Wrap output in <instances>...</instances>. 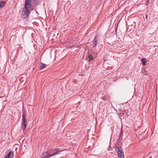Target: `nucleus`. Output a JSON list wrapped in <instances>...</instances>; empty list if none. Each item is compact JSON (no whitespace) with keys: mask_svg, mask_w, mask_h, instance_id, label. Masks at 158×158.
Returning <instances> with one entry per match:
<instances>
[{"mask_svg":"<svg viewBox=\"0 0 158 158\" xmlns=\"http://www.w3.org/2000/svg\"><path fill=\"white\" fill-rule=\"evenodd\" d=\"M62 151V150L60 148H56L54 149H51L50 150H49L50 157H52L58 154L60 152Z\"/></svg>","mask_w":158,"mask_h":158,"instance_id":"nucleus-1","label":"nucleus"},{"mask_svg":"<svg viewBox=\"0 0 158 158\" xmlns=\"http://www.w3.org/2000/svg\"><path fill=\"white\" fill-rule=\"evenodd\" d=\"M40 3V0H25L24 5H29L34 3L35 6L39 5Z\"/></svg>","mask_w":158,"mask_h":158,"instance_id":"nucleus-2","label":"nucleus"},{"mask_svg":"<svg viewBox=\"0 0 158 158\" xmlns=\"http://www.w3.org/2000/svg\"><path fill=\"white\" fill-rule=\"evenodd\" d=\"M29 10L24 7L22 11V16L24 19L27 18L30 14Z\"/></svg>","mask_w":158,"mask_h":158,"instance_id":"nucleus-3","label":"nucleus"},{"mask_svg":"<svg viewBox=\"0 0 158 158\" xmlns=\"http://www.w3.org/2000/svg\"><path fill=\"white\" fill-rule=\"evenodd\" d=\"M121 145L120 144H118L117 146H118L116 147L115 148V151H116L117 153H123L122 148L121 147Z\"/></svg>","mask_w":158,"mask_h":158,"instance_id":"nucleus-4","label":"nucleus"},{"mask_svg":"<svg viewBox=\"0 0 158 158\" xmlns=\"http://www.w3.org/2000/svg\"><path fill=\"white\" fill-rule=\"evenodd\" d=\"M35 6L34 3H32L30 4L24 5V7L27 8L29 10H32L34 9Z\"/></svg>","mask_w":158,"mask_h":158,"instance_id":"nucleus-5","label":"nucleus"},{"mask_svg":"<svg viewBox=\"0 0 158 158\" xmlns=\"http://www.w3.org/2000/svg\"><path fill=\"white\" fill-rule=\"evenodd\" d=\"M49 152L48 151H47V152H44L41 155L42 158H49L50 157V156Z\"/></svg>","mask_w":158,"mask_h":158,"instance_id":"nucleus-6","label":"nucleus"},{"mask_svg":"<svg viewBox=\"0 0 158 158\" xmlns=\"http://www.w3.org/2000/svg\"><path fill=\"white\" fill-rule=\"evenodd\" d=\"M123 135V131H121L119 136V137L118 139V142L119 143H118L119 144H122V140Z\"/></svg>","mask_w":158,"mask_h":158,"instance_id":"nucleus-7","label":"nucleus"},{"mask_svg":"<svg viewBox=\"0 0 158 158\" xmlns=\"http://www.w3.org/2000/svg\"><path fill=\"white\" fill-rule=\"evenodd\" d=\"M93 47H95L96 46L98 43L97 38L95 36L93 40Z\"/></svg>","mask_w":158,"mask_h":158,"instance_id":"nucleus-8","label":"nucleus"},{"mask_svg":"<svg viewBox=\"0 0 158 158\" xmlns=\"http://www.w3.org/2000/svg\"><path fill=\"white\" fill-rule=\"evenodd\" d=\"M26 122H24V121H22V128L23 130H25V128L26 127H27V124L26 123Z\"/></svg>","mask_w":158,"mask_h":158,"instance_id":"nucleus-9","label":"nucleus"},{"mask_svg":"<svg viewBox=\"0 0 158 158\" xmlns=\"http://www.w3.org/2000/svg\"><path fill=\"white\" fill-rule=\"evenodd\" d=\"M14 154V152L12 151L10 152L6 156L8 158H12Z\"/></svg>","mask_w":158,"mask_h":158,"instance_id":"nucleus-10","label":"nucleus"},{"mask_svg":"<svg viewBox=\"0 0 158 158\" xmlns=\"http://www.w3.org/2000/svg\"><path fill=\"white\" fill-rule=\"evenodd\" d=\"M22 121L27 122V118L25 114L23 113L22 114Z\"/></svg>","mask_w":158,"mask_h":158,"instance_id":"nucleus-11","label":"nucleus"},{"mask_svg":"<svg viewBox=\"0 0 158 158\" xmlns=\"http://www.w3.org/2000/svg\"><path fill=\"white\" fill-rule=\"evenodd\" d=\"M141 61L142 64L143 65H145L147 62L146 59L145 58L142 59Z\"/></svg>","mask_w":158,"mask_h":158,"instance_id":"nucleus-12","label":"nucleus"},{"mask_svg":"<svg viewBox=\"0 0 158 158\" xmlns=\"http://www.w3.org/2000/svg\"><path fill=\"white\" fill-rule=\"evenodd\" d=\"M5 2L3 1L2 2H0V9L4 7L5 5Z\"/></svg>","mask_w":158,"mask_h":158,"instance_id":"nucleus-13","label":"nucleus"},{"mask_svg":"<svg viewBox=\"0 0 158 158\" xmlns=\"http://www.w3.org/2000/svg\"><path fill=\"white\" fill-rule=\"evenodd\" d=\"M118 156L119 158H124V153H118Z\"/></svg>","mask_w":158,"mask_h":158,"instance_id":"nucleus-14","label":"nucleus"},{"mask_svg":"<svg viewBox=\"0 0 158 158\" xmlns=\"http://www.w3.org/2000/svg\"><path fill=\"white\" fill-rule=\"evenodd\" d=\"M46 66V65L42 63L41 65H40V70H42L43 68H45Z\"/></svg>","mask_w":158,"mask_h":158,"instance_id":"nucleus-15","label":"nucleus"},{"mask_svg":"<svg viewBox=\"0 0 158 158\" xmlns=\"http://www.w3.org/2000/svg\"><path fill=\"white\" fill-rule=\"evenodd\" d=\"M88 58L90 60H93V57L91 54H89V55L88 56Z\"/></svg>","mask_w":158,"mask_h":158,"instance_id":"nucleus-16","label":"nucleus"},{"mask_svg":"<svg viewBox=\"0 0 158 158\" xmlns=\"http://www.w3.org/2000/svg\"><path fill=\"white\" fill-rule=\"evenodd\" d=\"M147 2L148 3H147V4H148V3L149 2V1L148 0Z\"/></svg>","mask_w":158,"mask_h":158,"instance_id":"nucleus-17","label":"nucleus"}]
</instances>
